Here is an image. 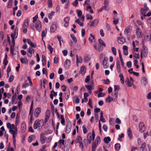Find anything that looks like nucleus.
I'll use <instances>...</instances> for the list:
<instances>
[{"instance_id": "f257e3e1", "label": "nucleus", "mask_w": 151, "mask_h": 151, "mask_svg": "<svg viewBox=\"0 0 151 151\" xmlns=\"http://www.w3.org/2000/svg\"><path fill=\"white\" fill-rule=\"evenodd\" d=\"M44 124L43 120L37 119L34 122L33 124V128L34 129H37L39 131L41 130Z\"/></svg>"}, {"instance_id": "f03ea898", "label": "nucleus", "mask_w": 151, "mask_h": 151, "mask_svg": "<svg viewBox=\"0 0 151 151\" xmlns=\"http://www.w3.org/2000/svg\"><path fill=\"white\" fill-rule=\"evenodd\" d=\"M101 142L100 137L97 136L94 142L92 143V151H95L97 145L99 144Z\"/></svg>"}, {"instance_id": "7ed1b4c3", "label": "nucleus", "mask_w": 151, "mask_h": 151, "mask_svg": "<svg viewBox=\"0 0 151 151\" xmlns=\"http://www.w3.org/2000/svg\"><path fill=\"white\" fill-rule=\"evenodd\" d=\"M74 141L76 143H79V147L80 148L83 149V145L82 143V139L81 136H78Z\"/></svg>"}, {"instance_id": "20e7f679", "label": "nucleus", "mask_w": 151, "mask_h": 151, "mask_svg": "<svg viewBox=\"0 0 151 151\" xmlns=\"http://www.w3.org/2000/svg\"><path fill=\"white\" fill-rule=\"evenodd\" d=\"M95 137V134L93 131L92 132V134L91 133H89L88 134L87 136V139L89 144H90L91 142L92 139L93 140Z\"/></svg>"}, {"instance_id": "39448f33", "label": "nucleus", "mask_w": 151, "mask_h": 151, "mask_svg": "<svg viewBox=\"0 0 151 151\" xmlns=\"http://www.w3.org/2000/svg\"><path fill=\"white\" fill-rule=\"evenodd\" d=\"M149 10V9L147 6V4L145 3L144 4V8H141L140 12L142 14H144V17H146V15L145 14Z\"/></svg>"}, {"instance_id": "423d86ee", "label": "nucleus", "mask_w": 151, "mask_h": 151, "mask_svg": "<svg viewBox=\"0 0 151 151\" xmlns=\"http://www.w3.org/2000/svg\"><path fill=\"white\" fill-rule=\"evenodd\" d=\"M58 27L57 23L56 22H53L50 28V31L51 32H53L57 29Z\"/></svg>"}, {"instance_id": "0eeeda50", "label": "nucleus", "mask_w": 151, "mask_h": 151, "mask_svg": "<svg viewBox=\"0 0 151 151\" xmlns=\"http://www.w3.org/2000/svg\"><path fill=\"white\" fill-rule=\"evenodd\" d=\"M35 27L38 31L40 32L41 30L42 29V25L41 22L40 20L37 21L35 24Z\"/></svg>"}, {"instance_id": "6e6552de", "label": "nucleus", "mask_w": 151, "mask_h": 151, "mask_svg": "<svg viewBox=\"0 0 151 151\" xmlns=\"http://www.w3.org/2000/svg\"><path fill=\"white\" fill-rule=\"evenodd\" d=\"M76 12L78 17L81 18V20L82 22H83L84 20L85 17L84 16H82V12L81 10L78 9L76 10Z\"/></svg>"}, {"instance_id": "1a4fd4ad", "label": "nucleus", "mask_w": 151, "mask_h": 151, "mask_svg": "<svg viewBox=\"0 0 151 151\" xmlns=\"http://www.w3.org/2000/svg\"><path fill=\"white\" fill-rule=\"evenodd\" d=\"M41 111V108L37 107L35 110L34 112V116L36 118H37Z\"/></svg>"}, {"instance_id": "9d476101", "label": "nucleus", "mask_w": 151, "mask_h": 151, "mask_svg": "<svg viewBox=\"0 0 151 151\" xmlns=\"http://www.w3.org/2000/svg\"><path fill=\"white\" fill-rule=\"evenodd\" d=\"M118 94V93L117 92H115L112 94L111 98L112 99L113 101L115 102L117 101Z\"/></svg>"}, {"instance_id": "9b49d317", "label": "nucleus", "mask_w": 151, "mask_h": 151, "mask_svg": "<svg viewBox=\"0 0 151 151\" xmlns=\"http://www.w3.org/2000/svg\"><path fill=\"white\" fill-rule=\"evenodd\" d=\"M18 29L16 28L14 31V32L11 35V37L12 39H15L17 38L18 35Z\"/></svg>"}, {"instance_id": "f8f14e48", "label": "nucleus", "mask_w": 151, "mask_h": 151, "mask_svg": "<svg viewBox=\"0 0 151 151\" xmlns=\"http://www.w3.org/2000/svg\"><path fill=\"white\" fill-rule=\"evenodd\" d=\"M116 65L117 72L118 73H121V70L120 63L118 60L116 61Z\"/></svg>"}, {"instance_id": "ddd939ff", "label": "nucleus", "mask_w": 151, "mask_h": 151, "mask_svg": "<svg viewBox=\"0 0 151 151\" xmlns=\"http://www.w3.org/2000/svg\"><path fill=\"white\" fill-rule=\"evenodd\" d=\"M21 129L22 132H25L26 130L27 127L26 124L24 122H22L21 124Z\"/></svg>"}, {"instance_id": "4468645a", "label": "nucleus", "mask_w": 151, "mask_h": 151, "mask_svg": "<svg viewBox=\"0 0 151 151\" xmlns=\"http://www.w3.org/2000/svg\"><path fill=\"white\" fill-rule=\"evenodd\" d=\"M132 31L131 27L130 26H128L125 29L124 31V33L126 35H127L128 33L131 32Z\"/></svg>"}, {"instance_id": "2eb2a0df", "label": "nucleus", "mask_w": 151, "mask_h": 151, "mask_svg": "<svg viewBox=\"0 0 151 151\" xmlns=\"http://www.w3.org/2000/svg\"><path fill=\"white\" fill-rule=\"evenodd\" d=\"M6 126L8 129H15L16 128H17V125L15 126L13 124H11L9 123H8L6 124Z\"/></svg>"}, {"instance_id": "dca6fc26", "label": "nucleus", "mask_w": 151, "mask_h": 151, "mask_svg": "<svg viewBox=\"0 0 151 151\" xmlns=\"http://www.w3.org/2000/svg\"><path fill=\"white\" fill-rule=\"evenodd\" d=\"M139 130L141 132H143L145 130V127L143 122H140L139 124Z\"/></svg>"}, {"instance_id": "f3484780", "label": "nucleus", "mask_w": 151, "mask_h": 151, "mask_svg": "<svg viewBox=\"0 0 151 151\" xmlns=\"http://www.w3.org/2000/svg\"><path fill=\"white\" fill-rule=\"evenodd\" d=\"M141 54L143 55L144 57H146L147 56V51L146 48L143 47L141 51Z\"/></svg>"}, {"instance_id": "a211bd4d", "label": "nucleus", "mask_w": 151, "mask_h": 151, "mask_svg": "<svg viewBox=\"0 0 151 151\" xmlns=\"http://www.w3.org/2000/svg\"><path fill=\"white\" fill-rule=\"evenodd\" d=\"M136 34L137 36L139 37H142V34L141 29L139 28H137L136 30Z\"/></svg>"}, {"instance_id": "6ab92c4d", "label": "nucleus", "mask_w": 151, "mask_h": 151, "mask_svg": "<svg viewBox=\"0 0 151 151\" xmlns=\"http://www.w3.org/2000/svg\"><path fill=\"white\" fill-rule=\"evenodd\" d=\"M141 82L144 86L146 85L148 83L147 78L145 77H142L141 78Z\"/></svg>"}, {"instance_id": "aec40b11", "label": "nucleus", "mask_w": 151, "mask_h": 151, "mask_svg": "<svg viewBox=\"0 0 151 151\" xmlns=\"http://www.w3.org/2000/svg\"><path fill=\"white\" fill-rule=\"evenodd\" d=\"M27 43L29 44L32 47H36L37 46L36 44L35 43H33L31 41L28 39L27 40Z\"/></svg>"}, {"instance_id": "412c9836", "label": "nucleus", "mask_w": 151, "mask_h": 151, "mask_svg": "<svg viewBox=\"0 0 151 151\" xmlns=\"http://www.w3.org/2000/svg\"><path fill=\"white\" fill-rule=\"evenodd\" d=\"M99 20L98 19H95L93 21L91 22V24L90 26V27H93L96 26L99 23Z\"/></svg>"}, {"instance_id": "4be33fe9", "label": "nucleus", "mask_w": 151, "mask_h": 151, "mask_svg": "<svg viewBox=\"0 0 151 151\" xmlns=\"http://www.w3.org/2000/svg\"><path fill=\"white\" fill-rule=\"evenodd\" d=\"M85 87L88 90V93L89 94H91V93L92 90L93 89V86L91 85H86Z\"/></svg>"}, {"instance_id": "5701e85b", "label": "nucleus", "mask_w": 151, "mask_h": 151, "mask_svg": "<svg viewBox=\"0 0 151 151\" xmlns=\"http://www.w3.org/2000/svg\"><path fill=\"white\" fill-rule=\"evenodd\" d=\"M118 42L121 44H123L125 41V40L124 37H121L118 38Z\"/></svg>"}, {"instance_id": "b1692460", "label": "nucleus", "mask_w": 151, "mask_h": 151, "mask_svg": "<svg viewBox=\"0 0 151 151\" xmlns=\"http://www.w3.org/2000/svg\"><path fill=\"white\" fill-rule=\"evenodd\" d=\"M76 63L77 65L78 63H81L82 62L83 60L81 56H78V55H76Z\"/></svg>"}, {"instance_id": "393cba45", "label": "nucleus", "mask_w": 151, "mask_h": 151, "mask_svg": "<svg viewBox=\"0 0 151 151\" xmlns=\"http://www.w3.org/2000/svg\"><path fill=\"white\" fill-rule=\"evenodd\" d=\"M71 125L70 124H68L66 126V129L65 132L67 133H69L71 130Z\"/></svg>"}, {"instance_id": "a878e982", "label": "nucleus", "mask_w": 151, "mask_h": 151, "mask_svg": "<svg viewBox=\"0 0 151 151\" xmlns=\"http://www.w3.org/2000/svg\"><path fill=\"white\" fill-rule=\"evenodd\" d=\"M50 116V111L47 109L46 112V114H45V121H47L49 118Z\"/></svg>"}, {"instance_id": "bb28decb", "label": "nucleus", "mask_w": 151, "mask_h": 151, "mask_svg": "<svg viewBox=\"0 0 151 151\" xmlns=\"http://www.w3.org/2000/svg\"><path fill=\"white\" fill-rule=\"evenodd\" d=\"M14 129H9V132L12 135H17L18 131L17 128H16Z\"/></svg>"}, {"instance_id": "cd10ccee", "label": "nucleus", "mask_w": 151, "mask_h": 151, "mask_svg": "<svg viewBox=\"0 0 151 151\" xmlns=\"http://www.w3.org/2000/svg\"><path fill=\"white\" fill-rule=\"evenodd\" d=\"M21 63L27 65L28 64V62L27 59V58H21L20 59Z\"/></svg>"}, {"instance_id": "c85d7f7f", "label": "nucleus", "mask_w": 151, "mask_h": 151, "mask_svg": "<svg viewBox=\"0 0 151 151\" xmlns=\"http://www.w3.org/2000/svg\"><path fill=\"white\" fill-rule=\"evenodd\" d=\"M123 50L124 54L125 55H127L128 54V47L126 45H124L123 46Z\"/></svg>"}, {"instance_id": "c756f323", "label": "nucleus", "mask_w": 151, "mask_h": 151, "mask_svg": "<svg viewBox=\"0 0 151 151\" xmlns=\"http://www.w3.org/2000/svg\"><path fill=\"white\" fill-rule=\"evenodd\" d=\"M127 134L130 139H132V130L129 128L128 129Z\"/></svg>"}, {"instance_id": "7c9ffc66", "label": "nucleus", "mask_w": 151, "mask_h": 151, "mask_svg": "<svg viewBox=\"0 0 151 151\" xmlns=\"http://www.w3.org/2000/svg\"><path fill=\"white\" fill-rule=\"evenodd\" d=\"M86 67L84 66H82L80 69V71L82 75H84L86 72Z\"/></svg>"}, {"instance_id": "2f4dec72", "label": "nucleus", "mask_w": 151, "mask_h": 151, "mask_svg": "<svg viewBox=\"0 0 151 151\" xmlns=\"http://www.w3.org/2000/svg\"><path fill=\"white\" fill-rule=\"evenodd\" d=\"M103 111H101V113H100V119L101 121L103 123L105 122H106V120L104 118L103 116Z\"/></svg>"}, {"instance_id": "473e14b6", "label": "nucleus", "mask_w": 151, "mask_h": 151, "mask_svg": "<svg viewBox=\"0 0 151 151\" xmlns=\"http://www.w3.org/2000/svg\"><path fill=\"white\" fill-rule=\"evenodd\" d=\"M35 136L33 135H30L29 137L28 141L29 142H32L35 139Z\"/></svg>"}, {"instance_id": "72a5a7b5", "label": "nucleus", "mask_w": 151, "mask_h": 151, "mask_svg": "<svg viewBox=\"0 0 151 151\" xmlns=\"http://www.w3.org/2000/svg\"><path fill=\"white\" fill-rule=\"evenodd\" d=\"M93 46L96 50H98L99 51H101L100 48V47L99 45L95 44L93 45Z\"/></svg>"}, {"instance_id": "f704fd0d", "label": "nucleus", "mask_w": 151, "mask_h": 151, "mask_svg": "<svg viewBox=\"0 0 151 151\" xmlns=\"http://www.w3.org/2000/svg\"><path fill=\"white\" fill-rule=\"evenodd\" d=\"M119 77L120 78V80L121 83L122 84H123L124 82V76L122 73H120L119 75Z\"/></svg>"}, {"instance_id": "c9c22d12", "label": "nucleus", "mask_w": 151, "mask_h": 151, "mask_svg": "<svg viewBox=\"0 0 151 151\" xmlns=\"http://www.w3.org/2000/svg\"><path fill=\"white\" fill-rule=\"evenodd\" d=\"M29 25V21L28 19H26L24 21L23 27L27 28Z\"/></svg>"}, {"instance_id": "e433bc0d", "label": "nucleus", "mask_w": 151, "mask_h": 151, "mask_svg": "<svg viewBox=\"0 0 151 151\" xmlns=\"http://www.w3.org/2000/svg\"><path fill=\"white\" fill-rule=\"evenodd\" d=\"M106 101L107 103H110L112 101H113V99L112 98H111V97L109 96L106 99Z\"/></svg>"}, {"instance_id": "4c0bfd02", "label": "nucleus", "mask_w": 151, "mask_h": 151, "mask_svg": "<svg viewBox=\"0 0 151 151\" xmlns=\"http://www.w3.org/2000/svg\"><path fill=\"white\" fill-rule=\"evenodd\" d=\"M42 64L43 65H45L46 63V58L44 55H42Z\"/></svg>"}, {"instance_id": "58836bf2", "label": "nucleus", "mask_w": 151, "mask_h": 151, "mask_svg": "<svg viewBox=\"0 0 151 151\" xmlns=\"http://www.w3.org/2000/svg\"><path fill=\"white\" fill-rule=\"evenodd\" d=\"M70 36L72 38L74 42L75 43H77V40L74 35L73 34H70Z\"/></svg>"}, {"instance_id": "ea45409f", "label": "nucleus", "mask_w": 151, "mask_h": 151, "mask_svg": "<svg viewBox=\"0 0 151 151\" xmlns=\"http://www.w3.org/2000/svg\"><path fill=\"white\" fill-rule=\"evenodd\" d=\"M98 42L101 45L103 46L104 47H105L106 46V44L104 42V41L101 39H100L98 40Z\"/></svg>"}, {"instance_id": "a19ab883", "label": "nucleus", "mask_w": 151, "mask_h": 151, "mask_svg": "<svg viewBox=\"0 0 151 151\" xmlns=\"http://www.w3.org/2000/svg\"><path fill=\"white\" fill-rule=\"evenodd\" d=\"M111 140L110 138L109 137H105L104 139V141L106 143H107L110 142Z\"/></svg>"}, {"instance_id": "79ce46f5", "label": "nucleus", "mask_w": 151, "mask_h": 151, "mask_svg": "<svg viewBox=\"0 0 151 151\" xmlns=\"http://www.w3.org/2000/svg\"><path fill=\"white\" fill-rule=\"evenodd\" d=\"M47 6L48 8H51L52 6V0H47Z\"/></svg>"}, {"instance_id": "37998d69", "label": "nucleus", "mask_w": 151, "mask_h": 151, "mask_svg": "<svg viewBox=\"0 0 151 151\" xmlns=\"http://www.w3.org/2000/svg\"><path fill=\"white\" fill-rule=\"evenodd\" d=\"M47 32V30L45 29V30H43L42 33V37L43 39V37L46 36Z\"/></svg>"}, {"instance_id": "c03bdc74", "label": "nucleus", "mask_w": 151, "mask_h": 151, "mask_svg": "<svg viewBox=\"0 0 151 151\" xmlns=\"http://www.w3.org/2000/svg\"><path fill=\"white\" fill-rule=\"evenodd\" d=\"M40 140L42 144H44L45 143V139L43 135H40Z\"/></svg>"}, {"instance_id": "a18cd8bd", "label": "nucleus", "mask_w": 151, "mask_h": 151, "mask_svg": "<svg viewBox=\"0 0 151 151\" xmlns=\"http://www.w3.org/2000/svg\"><path fill=\"white\" fill-rule=\"evenodd\" d=\"M4 38V35L3 32L1 31L0 32V41H2Z\"/></svg>"}, {"instance_id": "49530a36", "label": "nucleus", "mask_w": 151, "mask_h": 151, "mask_svg": "<svg viewBox=\"0 0 151 151\" xmlns=\"http://www.w3.org/2000/svg\"><path fill=\"white\" fill-rule=\"evenodd\" d=\"M60 118L61 119V123L64 126L65 125V121L64 116L63 115H61L60 116Z\"/></svg>"}, {"instance_id": "de8ad7c7", "label": "nucleus", "mask_w": 151, "mask_h": 151, "mask_svg": "<svg viewBox=\"0 0 151 151\" xmlns=\"http://www.w3.org/2000/svg\"><path fill=\"white\" fill-rule=\"evenodd\" d=\"M70 60H66L65 63V66L66 68H68L70 65Z\"/></svg>"}, {"instance_id": "09e8293b", "label": "nucleus", "mask_w": 151, "mask_h": 151, "mask_svg": "<svg viewBox=\"0 0 151 151\" xmlns=\"http://www.w3.org/2000/svg\"><path fill=\"white\" fill-rule=\"evenodd\" d=\"M102 64L104 68H106L108 67V65L107 64L106 61L105 59H104L103 60Z\"/></svg>"}, {"instance_id": "8fccbe9b", "label": "nucleus", "mask_w": 151, "mask_h": 151, "mask_svg": "<svg viewBox=\"0 0 151 151\" xmlns=\"http://www.w3.org/2000/svg\"><path fill=\"white\" fill-rule=\"evenodd\" d=\"M121 145L119 143H117L115 145V149L116 150H119L120 149Z\"/></svg>"}, {"instance_id": "3c124183", "label": "nucleus", "mask_w": 151, "mask_h": 151, "mask_svg": "<svg viewBox=\"0 0 151 151\" xmlns=\"http://www.w3.org/2000/svg\"><path fill=\"white\" fill-rule=\"evenodd\" d=\"M145 145L146 144L145 142L143 143L142 144L141 146L140 149V151H144Z\"/></svg>"}, {"instance_id": "603ef678", "label": "nucleus", "mask_w": 151, "mask_h": 151, "mask_svg": "<svg viewBox=\"0 0 151 151\" xmlns=\"http://www.w3.org/2000/svg\"><path fill=\"white\" fill-rule=\"evenodd\" d=\"M81 20V19H77L76 21L75 22L78 24L80 26H82L83 25V23L82 22H81L80 21V20Z\"/></svg>"}, {"instance_id": "864d4df0", "label": "nucleus", "mask_w": 151, "mask_h": 151, "mask_svg": "<svg viewBox=\"0 0 151 151\" xmlns=\"http://www.w3.org/2000/svg\"><path fill=\"white\" fill-rule=\"evenodd\" d=\"M12 2L13 0H9L8 4L7 6L8 8H12Z\"/></svg>"}, {"instance_id": "5fc2aeb1", "label": "nucleus", "mask_w": 151, "mask_h": 151, "mask_svg": "<svg viewBox=\"0 0 151 151\" xmlns=\"http://www.w3.org/2000/svg\"><path fill=\"white\" fill-rule=\"evenodd\" d=\"M83 132L84 134H86L88 132V130L86 128V127L85 125H84L82 126V127Z\"/></svg>"}, {"instance_id": "6e6d98bb", "label": "nucleus", "mask_w": 151, "mask_h": 151, "mask_svg": "<svg viewBox=\"0 0 151 151\" xmlns=\"http://www.w3.org/2000/svg\"><path fill=\"white\" fill-rule=\"evenodd\" d=\"M111 51L114 55H116V49L114 47H111Z\"/></svg>"}, {"instance_id": "4d7b16f0", "label": "nucleus", "mask_w": 151, "mask_h": 151, "mask_svg": "<svg viewBox=\"0 0 151 151\" xmlns=\"http://www.w3.org/2000/svg\"><path fill=\"white\" fill-rule=\"evenodd\" d=\"M47 48L49 50L50 53L52 54L53 51V48L50 45H48Z\"/></svg>"}, {"instance_id": "13d9d810", "label": "nucleus", "mask_w": 151, "mask_h": 151, "mask_svg": "<svg viewBox=\"0 0 151 151\" xmlns=\"http://www.w3.org/2000/svg\"><path fill=\"white\" fill-rule=\"evenodd\" d=\"M55 14V12L52 11L51 13L48 15V17L49 19H51L52 16H53Z\"/></svg>"}, {"instance_id": "bf43d9fd", "label": "nucleus", "mask_w": 151, "mask_h": 151, "mask_svg": "<svg viewBox=\"0 0 151 151\" xmlns=\"http://www.w3.org/2000/svg\"><path fill=\"white\" fill-rule=\"evenodd\" d=\"M86 17L87 19L92 20L93 19L92 16L89 14H87L86 15Z\"/></svg>"}, {"instance_id": "052dcab7", "label": "nucleus", "mask_w": 151, "mask_h": 151, "mask_svg": "<svg viewBox=\"0 0 151 151\" xmlns=\"http://www.w3.org/2000/svg\"><path fill=\"white\" fill-rule=\"evenodd\" d=\"M124 134L123 133H122L120 135H119V137L118 139L121 142L122 141V138L124 137Z\"/></svg>"}, {"instance_id": "680f3d73", "label": "nucleus", "mask_w": 151, "mask_h": 151, "mask_svg": "<svg viewBox=\"0 0 151 151\" xmlns=\"http://www.w3.org/2000/svg\"><path fill=\"white\" fill-rule=\"evenodd\" d=\"M88 104L89 105V107L91 108H92V100L91 99H89V101L88 103Z\"/></svg>"}, {"instance_id": "e2e57ef3", "label": "nucleus", "mask_w": 151, "mask_h": 151, "mask_svg": "<svg viewBox=\"0 0 151 151\" xmlns=\"http://www.w3.org/2000/svg\"><path fill=\"white\" fill-rule=\"evenodd\" d=\"M19 117L18 115H17L16 117V121L15 122V126H17V124H18V123L19 122Z\"/></svg>"}, {"instance_id": "0e129e2a", "label": "nucleus", "mask_w": 151, "mask_h": 151, "mask_svg": "<svg viewBox=\"0 0 151 151\" xmlns=\"http://www.w3.org/2000/svg\"><path fill=\"white\" fill-rule=\"evenodd\" d=\"M28 52L30 54H32L34 52V50L31 47H29V49Z\"/></svg>"}, {"instance_id": "69168bd1", "label": "nucleus", "mask_w": 151, "mask_h": 151, "mask_svg": "<svg viewBox=\"0 0 151 151\" xmlns=\"http://www.w3.org/2000/svg\"><path fill=\"white\" fill-rule=\"evenodd\" d=\"M109 122L110 124L114 125L115 124V122L114 120L112 118H110L109 120Z\"/></svg>"}, {"instance_id": "338daca9", "label": "nucleus", "mask_w": 151, "mask_h": 151, "mask_svg": "<svg viewBox=\"0 0 151 151\" xmlns=\"http://www.w3.org/2000/svg\"><path fill=\"white\" fill-rule=\"evenodd\" d=\"M14 79V77L13 75H11L9 79V82H12Z\"/></svg>"}, {"instance_id": "774afa93", "label": "nucleus", "mask_w": 151, "mask_h": 151, "mask_svg": "<svg viewBox=\"0 0 151 151\" xmlns=\"http://www.w3.org/2000/svg\"><path fill=\"white\" fill-rule=\"evenodd\" d=\"M133 81H128L127 82V86L129 87H131L133 85Z\"/></svg>"}]
</instances>
